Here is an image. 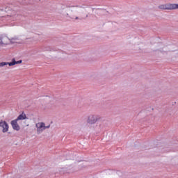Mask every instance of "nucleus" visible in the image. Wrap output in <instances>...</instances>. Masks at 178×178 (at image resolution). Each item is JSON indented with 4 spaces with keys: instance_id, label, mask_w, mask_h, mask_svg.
Here are the masks:
<instances>
[{
    "instance_id": "obj_1",
    "label": "nucleus",
    "mask_w": 178,
    "mask_h": 178,
    "mask_svg": "<svg viewBox=\"0 0 178 178\" xmlns=\"http://www.w3.org/2000/svg\"><path fill=\"white\" fill-rule=\"evenodd\" d=\"M70 10V13H66V6L60 5L58 8V13L60 15H66L70 19L74 20H79V17L81 13H84V6L76 5V6H72Z\"/></svg>"
},
{
    "instance_id": "obj_2",
    "label": "nucleus",
    "mask_w": 178,
    "mask_h": 178,
    "mask_svg": "<svg viewBox=\"0 0 178 178\" xmlns=\"http://www.w3.org/2000/svg\"><path fill=\"white\" fill-rule=\"evenodd\" d=\"M22 44L23 41L19 40V38L14 37L9 38L5 35H0V47H5L8 45Z\"/></svg>"
},
{
    "instance_id": "obj_3",
    "label": "nucleus",
    "mask_w": 178,
    "mask_h": 178,
    "mask_svg": "<svg viewBox=\"0 0 178 178\" xmlns=\"http://www.w3.org/2000/svg\"><path fill=\"white\" fill-rule=\"evenodd\" d=\"M158 8L160 9V10H176L178 9V4L172 3L160 4Z\"/></svg>"
},
{
    "instance_id": "obj_4",
    "label": "nucleus",
    "mask_w": 178,
    "mask_h": 178,
    "mask_svg": "<svg viewBox=\"0 0 178 178\" xmlns=\"http://www.w3.org/2000/svg\"><path fill=\"white\" fill-rule=\"evenodd\" d=\"M51 124L45 125L44 122H37L35 124L36 133L37 134H41L47 129H49Z\"/></svg>"
},
{
    "instance_id": "obj_5",
    "label": "nucleus",
    "mask_w": 178,
    "mask_h": 178,
    "mask_svg": "<svg viewBox=\"0 0 178 178\" xmlns=\"http://www.w3.org/2000/svg\"><path fill=\"white\" fill-rule=\"evenodd\" d=\"M72 163H73L72 160H65L63 163V169L67 173L74 172V168H73Z\"/></svg>"
},
{
    "instance_id": "obj_6",
    "label": "nucleus",
    "mask_w": 178,
    "mask_h": 178,
    "mask_svg": "<svg viewBox=\"0 0 178 178\" xmlns=\"http://www.w3.org/2000/svg\"><path fill=\"white\" fill-rule=\"evenodd\" d=\"M99 119H101L99 115L97 114H90L88 116L87 123H88V124H95V123H97Z\"/></svg>"
},
{
    "instance_id": "obj_7",
    "label": "nucleus",
    "mask_w": 178,
    "mask_h": 178,
    "mask_svg": "<svg viewBox=\"0 0 178 178\" xmlns=\"http://www.w3.org/2000/svg\"><path fill=\"white\" fill-rule=\"evenodd\" d=\"M23 60H19L18 61H16L15 58L12 60V62H1L0 63V69L1 67H3V66H15V65H20V63H22Z\"/></svg>"
},
{
    "instance_id": "obj_8",
    "label": "nucleus",
    "mask_w": 178,
    "mask_h": 178,
    "mask_svg": "<svg viewBox=\"0 0 178 178\" xmlns=\"http://www.w3.org/2000/svg\"><path fill=\"white\" fill-rule=\"evenodd\" d=\"M158 51L161 52V54H168V52H170V51H173L170 49V47L168 46H163V44H160L157 47Z\"/></svg>"
},
{
    "instance_id": "obj_9",
    "label": "nucleus",
    "mask_w": 178,
    "mask_h": 178,
    "mask_svg": "<svg viewBox=\"0 0 178 178\" xmlns=\"http://www.w3.org/2000/svg\"><path fill=\"white\" fill-rule=\"evenodd\" d=\"M0 127H2L3 133H8L9 131V125L5 121L0 120Z\"/></svg>"
},
{
    "instance_id": "obj_10",
    "label": "nucleus",
    "mask_w": 178,
    "mask_h": 178,
    "mask_svg": "<svg viewBox=\"0 0 178 178\" xmlns=\"http://www.w3.org/2000/svg\"><path fill=\"white\" fill-rule=\"evenodd\" d=\"M17 122L18 121H17V120H14L11 121L10 124L14 130L19 131V130H20V126H19V124L17 123Z\"/></svg>"
},
{
    "instance_id": "obj_11",
    "label": "nucleus",
    "mask_w": 178,
    "mask_h": 178,
    "mask_svg": "<svg viewBox=\"0 0 178 178\" xmlns=\"http://www.w3.org/2000/svg\"><path fill=\"white\" fill-rule=\"evenodd\" d=\"M27 116L26 115V114L24 113H22L21 115H19L17 119H15V120L19 121V120H24V119H26Z\"/></svg>"
}]
</instances>
